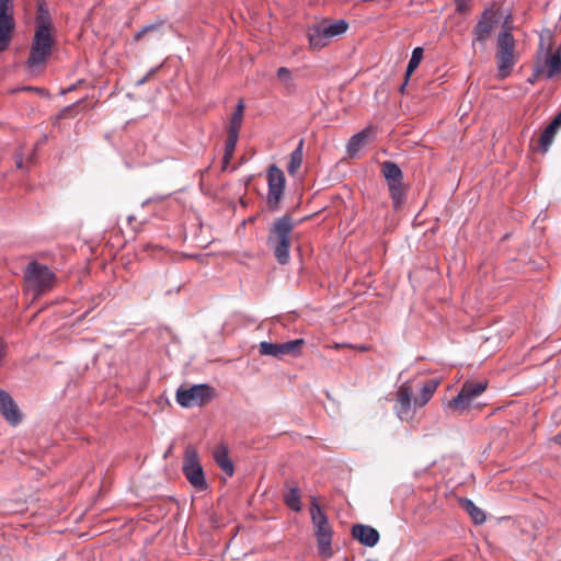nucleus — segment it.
<instances>
[{"label": "nucleus", "mask_w": 561, "mask_h": 561, "mask_svg": "<svg viewBox=\"0 0 561 561\" xmlns=\"http://www.w3.org/2000/svg\"><path fill=\"white\" fill-rule=\"evenodd\" d=\"M347 28L348 24L345 20L334 22L323 20L308 27L307 37L309 45L312 49L320 50L329 44L331 38L345 33Z\"/></svg>", "instance_id": "39448f33"}, {"label": "nucleus", "mask_w": 561, "mask_h": 561, "mask_svg": "<svg viewBox=\"0 0 561 561\" xmlns=\"http://www.w3.org/2000/svg\"><path fill=\"white\" fill-rule=\"evenodd\" d=\"M214 389L205 383L179 388L176 402L183 408L202 407L214 398Z\"/></svg>", "instance_id": "9d476101"}, {"label": "nucleus", "mask_w": 561, "mask_h": 561, "mask_svg": "<svg viewBox=\"0 0 561 561\" xmlns=\"http://www.w3.org/2000/svg\"><path fill=\"white\" fill-rule=\"evenodd\" d=\"M160 68H161V66L151 68L140 80H138L136 82V84L137 85H142L144 83H146L148 80H150L158 72V70Z\"/></svg>", "instance_id": "72a5a7b5"}, {"label": "nucleus", "mask_w": 561, "mask_h": 561, "mask_svg": "<svg viewBox=\"0 0 561 561\" xmlns=\"http://www.w3.org/2000/svg\"><path fill=\"white\" fill-rule=\"evenodd\" d=\"M35 24V28H39L41 26H44L45 30L50 31L54 28L48 7L44 0L37 1Z\"/></svg>", "instance_id": "5701e85b"}, {"label": "nucleus", "mask_w": 561, "mask_h": 561, "mask_svg": "<svg viewBox=\"0 0 561 561\" xmlns=\"http://www.w3.org/2000/svg\"><path fill=\"white\" fill-rule=\"evenodd\" d=\"M557 117L561 121V111L557 114Z\"/></svg>", "instance_id": "a18cd8bd"}, {"label": "nucleus", "mask_w": 561, "mask_h": 561, "mask_svg": "<svg viewBox=\"0 0 561 561\" xmlns=\"http://www.w3.org/2000/svg\"><path fill=\"white\" fill-rule=\"evenodd\" d=\"M25 273L26 279L35 288L37 294L49 290L54 285L55 274L46 265L32 262L28 264Z\"/></svg>", "instance_id": "9b49d317"}, {"label": "nucleus", "mask_w": 561, "mask_h": 561, "mask_svg": "<svg viewBox=\"0 0 561 561\" xmlns=\"http://www.w3.org/2000/svg\"><path fill=\"white\" fill-rule=\"evenodd\" d=\"M14 28V15H0V37L12 38Z\"/></svg>", "instance_id": "c756f323"}, {"label": "nucleus", "mask_w": 561, "mask_h": 561, "mask_svg": "<svg viewBox=\"0 0 561 561\" xmlns=\"http://www.w3.org/2000/svg\"><path fill=\"white\" fill-rule=\"evenodd\" d=\"M12 38L0 37V51H4L9 48Z\"/></svg>", "instance_id": "f704fd0d"}, {"label": "nucleus", "mask_w": 561, "mask_h": 561, "mask_svg": "<svg viewBox=\"0 0 561 561\" xmlns=\"http://www.w3.org/2000/svg\"><path fill=\"white\" fill-rule=\"evenodd\" d=\"M314 535L318 542L319 553L324 558H329L332 556V535L333 531L331 529L330 524L321 525L314 527Z\"/></svg>", "instance_id": "f3484780"}, {"label": "nucleus", "mask_w": 561, "mask_h": 561, "mask_svg": "<svg viewBox=\"0 0 561 561\" xmlns=\"http://www.w3.org/2000/svg\"><path fill=\"white\" fill-rule=\"evenodd\" d=\"M268 192L266 196V205L270 211L279 210L280 202L284 196L286 178L284 172L275 164L267 169L266 173Z\"/></svg>", "instance_id": "1a4fd4ad"}, {"label": "nucleus", "mask_w": 561, "mask_h": 561, "mask_svg": "<svg viewBox=\"0 0 561 561\" xmlns=\"http://www.w3.org/2000/svg\"><path fill=\"white\" fill-rule=\"evenodd\" d=\"M213 458L216 465L228 476L232 477L234 473V466L229 458V450L225 444L218 445L213 451Z\"/></svg>", "instance_id": "a211bd4d"}, {"label": "nucleus", "mask_w": 561, "mask_h": 561, "mask_svg": "<svg viewBox=\"0 0 561 561\" xmlns=\"http://www.w3.org/2000/svg\"><path fill=\"white\" fill-rule=\"evenodd\" d=\"M243 113H244V103L242 100H240L237 104V107L231 115L228 133L238 134L240 131L242 121H243Z\"/></svg>", "instance_id": "a878e982"}, {"label": "nucleus", "mask_w": 561, "mask_h": 561, "mask_svg": "<svg viewBox=\"0 0 561 561\" xmlns=\"http://www.w3.org/2000/svg\"><path fill=\"white\" fill-rule=\"evenodd\" d=\"M560 126L561 121L556 116L552 119V122L541 133L538 142L542 153H546L548 151Z\"/></svg>", "instance_id": "412c9836"}, {"label": "nucleus", "mask_w": 561, "mask_h": 561, "mask_svg": "<svg viewBox=\"0 0 561 561\" xmlns=\"http://www.w3.org/2000/svg\"><path fill=\"white\" fill-rule=\"evenodd\" d=\"M310 515L314 527L329 524L328 517L319 506L316 497L311 502Z\"/></svg>", "instance_id": "c85d7f7f"}, {"label": "nucleus", "mask_w": 561, "mask_h": 561, "mask_svg": "<svg viewBox=\"0 0 561 561\" xmlns=\"http://www.w3.org/2000/svg\"><path fill=\"white\" fill-rule=\"evenodd\" d=\"M515 38L512 34V27L504 23L503 30L499 33L496 43V62L499 77L506 78L510 76L516 59H515Z\"/></svg>", "instance_id": "20e7f679"}, {"label": "nucleus", "mask_w": 561, "mask_h": 561, "mask_svg": "<svg viewBox=\"0 0 561 561\" xmlns=\"http://www.w3.org/2000/svg\"><path fill=\"white\" fill-rule=\"evenodd\" d=\"M461 506L471 516L474 524L480 525L485 522L484 512L481 508H479L471 500H461Z\"/></svg>", "instance_id": "393cba45"}, {"label": "nucleus", "mask_w": 561, "mask_h": 561, "mask_svg": "<svg viewBox=\"0 0 561 561\" xmlns=\"http://www.w3.org/2000/svg\"><path fill=\"white\" fill-rule=\"evenodd\" d=\"M7 344L0 340V360L5 356Z\"/></svg>", "instance_id": "4c0bfd02"}, {"label": "nucleus", "mask_w": 561, "mask_h": 561, "mask_svg": "<svg viewBox=\"0 0 561 561\" xmlns=\"http://www.w3.org/2000/svg\"><path fill=\"white\" fill-rule=\"evenodd\" d=\"M486 381H466L457 397L444 404L446 411L455 415L466 414L472 407L474 400L486 389Z\"/></svg>", "instance_id": "423d86ee"}, {"label": "nucleus", "mask_w": 561, "mask_h": 561, "mask_svg": "<svg viewBox=\"0 0 561 561\" xmlns=\"http://www.w3.org/2000/svg\"><path fill=\"white\" fill-rule=\"evenodd\" d=\"M276 76L287 92L293 93L296 90V83L294 81L291 71L288 68H278Z\"/></svg>", "instance_id": "cd10ccee"}, {"label": "nucleus", "mask_w": 561, "mask_h": 561, "mask_svg": "<svg viewBox=\"0 0 561 561\" xmlns=\"http://www.w3.org/2000/svg\"><path fill=\"white\" fill-rule=\"evenodd\" d=\"M359 350L364 352V351H367V347L360 346Z\"/></svg>", "instance_id": "c03bdc74"}, {"label": "nucleus", "mask_w": 561, "mask_h": 561, "mask_svg": "<svg viewBox=\"0 0 561 561\" xmlns=\"http://www.w3.org/2000/svg\"><path fill=\"white\" fill-rule=\"evenodd\" d=\"M496 23L497 19L495 11L485 9L473 28L472 44L474 45L476 43H480L483 45L491 37Z\"/></svg>", "instance_id": "4468645a"}, {"label": "nucleus", "mask_w": 561, "mask_h": 561, "mask_svg": "<svg viewBox=\"0 0 561 561\" xmlns=\"http://www.w3.org/2000/svg\"><path fill=\"white\" fill-rule=\"evenodd\" d=\"M552 440H553L556 444H558V445H560V446H561V432H560V433H558V434L552 438Z\"/></svg>", "instance_id": "a19ab883"}, {"label": "nucleus", "mask_w": 561, "mask_h": 561, "mask_svg": "<svg viewBox=\"0 0 561 561\" xmlns=\"http://www.w3.org/2000/svg\"><path fill=\"white\" fill-rule=\"evenodd\" d=\"M304 343L305 342L302 339L288 341L285 343H271L263 341L259 344V353L263 356H273L276 358H280L284 355L297 356L300 354Z\"/></svg>", "instance_id": "f8f14e48"}, {"label": "nucleus", "mask_w": 561, "mask_h": 561, "mask_svg": "<svg viewBox=\"0 0 561 561\" xmlns=\"http://www.w3.org/2000/svg\"><path fill=\"white\" fill-rule=\"evenodd\" d=\"M239 139L238 134L228 133V137L225 145V153L222 158V170L225 171L233 157L236 146Z\"/></svg>", "instance_id": "bb28decb"}, {"label": "nucleus", "mask_w": 561, "mask_h": 561, "mask_svg": "<svg viewBox=\"0 0 561 561\" xmlns=\"http://www.w3.org/2000/svg\"><path fill=\"white\" fill-rule=\"evenodd\" d=\"M540 79H543V77H535V66L533 67V73L531 76L528 78V82L534 84L535 82H537L538 80Z\"/></svg>", "instance_id": "e433bc0d"}, {"label": "nucleus", "mask_w": 561, "mask_h": 561, "mask_svg": "<svg viewBox=\"0 0 561 561\" xmlns=\"http://www.w3.org/2000/svg\"><path fill=\"white\" fill-rule=\"evenodd\" d=\"M54 45L55 38L53 36V31L45 30L44 26L35 28L30 55L26 61L27 66L30 68H34L45 64L53 53Z\"/></svg>", "instance_id": "0eeeda50"}, {"label": "nucleus", "mask_w": 561, "mask_h": 561, "mask_svg": "<svg viewBox=\"0 0 561 561\" xmlns=\"http://www.w3.org/2000/svg\"><path fill=\"white\" fill-rule=\"evenodd\" d=\"M23 90H32V91H35L36 93H39V94H44L45 93V90L42 89V88H32V87H25L23 88Z\"/></svg>", "instance_id": "58836bf2"}, {"label": "nucleus", "mask_w": 561, "mask_h": 561, "mask_svg": "<svg viewBox=\"0 0 561 561\" xmlns=\"http://www.w3.org/2000/svg\"><path fill=\"white\" fill-rule=\"evenodd\" d=\"M284 503L294 512H300L302 508L300 501V489L296 484L286 482L283 493Z\"/></svg>", "instance_id": "aec40b11"}, {"label": "nucleus", "mask_w": 561, "mask_h": 561, "mask_svg": "<svg viewBox=\"0 0 561 561\" xmlns=\"http://www.w3.org/2000/svg\"><path fill=\"white\" fill-rule=\"evenodd\" d=\"M75 89V87H70L67 91H72Z\"/></svg>", "instance_id": "49530a36"}, {"label": "nucleus", "mask_w": 561, "mask_h": 561, "mask_svg": "<svg viewBox=\"0 0 561 561\" xmlns=\"http://www.w3.org/2000/svg\"><path fill=\"white\" fill-rule=\"evenodd\" d=\"M0 412L2 416L12 425H18L22 417L18 405L12 397L4 390L0 389Z\"/></svg>", "instance_id": "dca6fc26"}, {"label": "nucleus", "mask_w": 561, "mask_h": 561, "mask_svg": "<svg viewBox=\"0 0 561 561\" xmlns=\"http://www.w3.org/2000/svg\"><path fill=\"white\" fill-rule=\"evenodd\" d=\"M293 230V219L288 214L277 218L270 228L267 245L273 250L274 256L280 265L289 262Z\"/></svg>", "instance_id": "f257e3e1"}, {"label": "nucleus", "mask_w": 561, "mask_h": 561, "mask_svg": "<svg viewBox=\"0 0 561 561\" xmlns=\"http://www.w3.org/2000/svg\"><path fill=\"white\" fill-rule=\"evenodd\" d=\"M423 48L422 47H415L412 51V56L409 60V64H408V67H407V70H405V73H407V79H410L411 75L416 70V68L419 67L420 62L422 61L423 59Z\"/></svg>", "instance_id": "7c9ffc66"}, {"label": "nucleus", "mask_w": 561, "mask_h": 561, "mask_svg": "<svg viewBox=\"0 0 561 561\" xmlns=\"http://www.w3.org/2000/svg\"><path fill=\"white\" fill-rule=\"evenodd\" d=\"M458 4V11H461L462 4L466 2V0H455Z\"/></svg>", "instance_id": "79ce46f5"}, {"label": "nucleus", "mask_w": 561, "mask_h": 561, "mask_svg": "<svg viewBox=\"0 0 561 561\" xmlns=\"http://www.w3.org/2000/svg\"><path fill=\"white\" fill-rule=\"evenodd\" d=\"M439 383L440 381L437 378L426 380L421 386L420 394L417 397H414L413 399L414 408H423L424 405H426L427 402L433 397V394L435 393Z\"/></svg>", "instance_id": "6ab92c4d"}, {"label": "nucleus", "mask_w": 561, "mask_h": 561, "mask_svg": "<svg viewBox=\"0 0 561 561\" xmlns=\"http://www.w3.org/2000/svg\"><path fill=\"white\" fill-rule=\"evenodd\" d=\"M351 534L355 540L369 548L375 547L380 539V535L376 528L364 524L353 525Z\"/></svg>", "instance_id": "2eb2a0df"}, {"label": "nucleus", "mask_w": 561, "mask_h": 561, "mask_svg": "<svg viewBox=\"0 0 561 561\" xmlns=\"http://www.w3.org/2000/svg\"><path fill=\"white\" fill-rule=\"evenodd\" d=\"M182 471L190 484L197 491H205L208 488L197 449L193 445L185 448Z\"/></svg>", "instance_id": "6e6552de"}, {"label": "nucleus", "mask_w": 561, "mask_h": 561, "mask_svg": "<svg viewBox=\"0 0 561 561\" xmlns=\"http://www.w3.org/2000/svg\"><path fill=\"white\" fill-rule=\"evenodd\" d=\"M381 173L388 186L389 196L394 210H400L407 202L409 186L403 182V172L400 167L392 161L381 163Z\"/></svg>", "instance_id": "7ed1b4c3"}, {"label": "nucleus", "mask_w": 561, "mask_h": 561, "mask_svg": "<svg viewBox=\"0 0 561 561\" xmlns=\"http://www.w3.org/2000/svg\"><path fill=\"white\" fill-rule=\"evenodd\" d=\"M375 134L373 127H366L356 135L352 136L347 144V153L350 158H355L362 146L366 142L370 135Z\"/></svg>", "instance_id": "4be33fe9"}, {"label": "nucleus", "mask_w": 561, "mask_h": 561, "mask_svg": "<svg viewBox=\"0 0 561 561\" xmlns=\"http://www.w3.org/2000/svg\"><path fill=\"white\" fill-rule=\"evenodd\" d=\"M156 28H157V25H154V24H149V25L144 26L141 30H139L134 35V41L138 42L139 39H141L144 37L145 34H147L148 32L154 31Z\"/></svg>", "instance_id": "473e14b6"}, {"label": "nucleus", "mask_w": 561, "mask_h": 561, "mask_svg": "<svg viewBox=\"0 0 561 561\" xmlns=\"http://www.w3.org/2000/svg\"><path fill=\"white\" fill-rule=\"evenodd\" d=\"M408 82H409V79H407V75H405V76H404V81H403V83L401 84V87H400V89H399V91H400L402 94H403V93H404V91H405V88H407V85H408Z\"/></svg>", "instance_id": "ea45409f"}, {"label": "nucleus", "mask_w": 561, "mask_h": 561, "mask_svg": "<svg viewBox=\"0 0 561 561\" xmlns=\"http://www.w3.org/2000/svg\"><path fill=\"white\" fill-rule=\"evenodd\" d=\"M15 164H16V168H19V169L23 168V156H22V153L15 154Z\"/></svg>", "instance_id": "c9c22d12"}, {"label": "nucleus", "mask_w": 561, "mask_h": 561, "mask_svg": "<svg viewBox=\"0 0 561 561\" xmlns=\"http://www.w3.org/2000/svg\"><path fill=\"white\" fill-rule=\"evenodd\" d=\"M304 144V139H300L296 149L290 153L289 162L287 164V172L289 175H296L302 164Z\"/></svg>", "instance_id": "b1692460"}, {"label": "nucleus", "mask_w": 561, "mask_h": 561, "mask_svg": "<svg viewBox=\"0 0 561 561\" xmlns=\"http://www.w3.org/2000/svg\"><path fill=\"white\" fill-rule=\"evenodd\" d=\"M413 393L414 389L411 380L403 382L397 391L396 413L401 421H409L414 416Z\"/></svg>", "instance_id": "ddd939ff"}, {"label": "nucleus", "mask_w": 561, "mask_h": 561, "mask_svg": "<svg viewBox=\"0 0 561 561\" xmlns=\"http://www.w3.org/2000/svg\"><path fill=\"white\" fill-rule=\"evenodd\" d=\"M535 77H543V79L561 78V47L553 50L551 36H540L537 57L534 62Z\"/></svg>", "instance_id": "f03ea898"}, {"label": "nucleus", "mask_w": 561, "mask_h": 561, "mask_svg": "<svg viewBox=\"0 0 561 561\" xmlns=\"http://www.w3.org/2000/svg\"><path fill=\"white\" fill-rule=\"evenodd\" d=\"M72 107H73V105H72V106H69V107H66V108L62 111L61 115H62V116H65V115H66V113H67V112H69V111H71V108H72Z\"/></svg>", "instance_id": "37998d69"}, {"label": "nucleus", "mask_w": 561, "mask_h": 561, "mask_svg": "<svg viewBox=\"0 0 561 561\" xmlns=\"http://www.w3.org/2000/svg\"><path fill=\"white\" fill-rule=\"evenodd\" d=\"M13 0H0V15H13Z\"/></svg>", "instance_id": "2f4dec72"}]
</instances>
